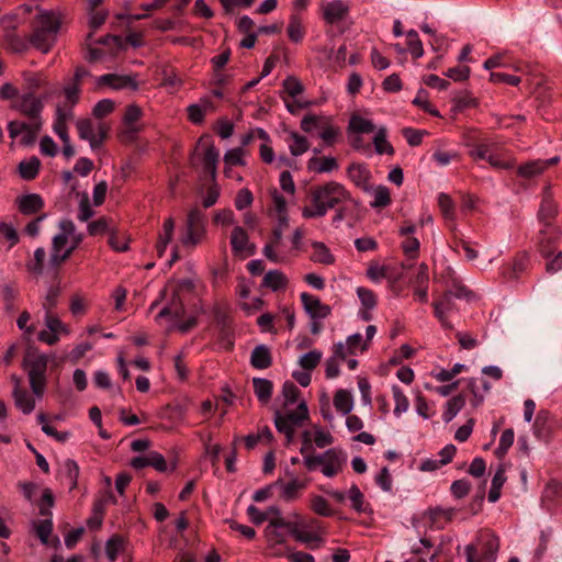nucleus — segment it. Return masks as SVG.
<instances>
[{"instance_id": "1", "label": "nucleus", "mask_w": 562, "mask_h": 562, "mask_svg": "<svg viewBox=\"0 0 562 562\" xmlns=\"http://www.w3.org/2000/svg\"><path fill=\"white\" fill-rule=\"evenodd\" d=\"M307 200L308 204L302 209L304 218L324 217L329 210L336 209L346 202L358 204L345 186L336 181L312 187Z\"/></svg>"}, {"instance_id": "2", "label": "nucleus", "mask_w": 562, "mask_h": 562, "mask_svg": "<svg viewBox=\"0 0 562 562\" xmlns=\"http://www.w3.org/2000/svg\"><path fill=\"white\" fill-rule=\"evenodd\" d=\"M276 528H284L296 541L310 549H316L323 543L322 522L314 518H304L294 513L288 517L278 515L270 520Z\"/></svg>"}, {"instance_id": "3", "label": "nucleus", "mask_w": 562, "mask_h": 562, "mask_svg": "<svg viewBox=\"0 0 562 562\" xmlns=\"http://www.w3.org/2000/svg\"><path fill=\"white\" fill-rule=\"evenodd\" d=\"M63 18L59 10L38 9L30 36L31 44L42 53H48L57 41Z\"/></svg>"}, {"instance_id": "4", "label": "nucleus", "mask_w": 562, "mask_h": 562, "mask_svg": "<svg viewBox=\"0 0 562 562\" xmlns=\"http://www.w3.org/2000/svg\"><path fill=\"white\" fill-rule=\"evenodd\" d=\"M83 236L77 232L72 221L63 220L58 224V233L52 239L49 261L53 266L65 262L81 244Z\"/></svg>"}, {"instance_id": "5", "label": "nucleus", "mask_w": 562, "mask_h": 562, "mask_svg": "<svg viewBox=\"0 0 562 562\" xmlns=\"http://www.w3.org/2000/svg\"><path fill=\"white\" fill-rule=\"evenodd\" d=\"M499 549V539L490 531L479 535L475 542L465 547L468 562H495Z\"/></svg>"}, {"instance_id": "6", "label": "nucleus", "mask_w": 562, "mask_h": 562, "mask_svg": "<svg viewBox=\"0 0 562 562\" xmlns=\"http://www.w3.org/2000/svg\"><path fill=\"white\" fill-rule=\"evenodd\" d=\"M308 419V409L304 401L300 402L295 409L277 411L274 413V425L279 432L283 434L286 442L291 443L294 438L295 429L301 427Z\"/></svg>"}, {"instance_id": "7", "label": "nucleus", "mask_w": 562, "mask_h": 562, "mask_svg": "<svg viewBox=\"0 0 562 562\" xmlns=\"http://www.w3.org/2000/svg\"><path fill=\"white\" fill-rule=\"evenodd\" d=\"M218 159L220 153L211 138L209 136L201 137L193 153L192 162L205 175L206 181L215 180Z\"/></svg>"}, {"instance_id": "8", "label": "nucleus", "mask_w": 562, "mask_h": 562, "mask_svg": "<svg viewBox=\"0 0 562 562\" xmlns=\"http://www.w3.org/2000/svg\"><path fill=\"white\" fill-rule=\"evenodd\" d=\"M164 306L158 312L155 321L160 326H165L168 321L180 319L184 315V306L180 295L177 293V286L173 283H167L161 292Z\"/></svg>"}, {"instance_id": "9", "label": "nucleus", "mask_w": 562, "mask_h": 562, "mask_svg": "<svg viewBox=\"0 0 562 562\" xmlns=\"http://www.w3.org/2000/svg\"><path fill=\"white\" fill-rule=\"evenodd\" d=\"M78 135L89 142L92 150L98 149L106 137L108 130L104 124H94L90 119H80L76 122Z\"/></svg>"}, {"instance_id": "10", "label": "nucleus", "mask_w": 562, "mask_h": 562, "mask_svg": "<svg viewBox=\"0 0 562 562\" xmlns=\"http://www.w3.org/2000/svg\"><path fill=\"white\" fill-rule=\"evenodd\" d=\"M25 123L23 121H12L8 125L9 135L11 138L21 136L20 143L22 145H32L36 138L38 131L42 127V120L31 121Z\"/></svg>"}, {"instance_id": "11", "label": "nucleus", "mask_w": 562, "mask_h": 562, "mask_svg": "<svg viewBox=\"0 0 562 562\" xmlns=\"http://www.w3.org/2000/svg\"><path fill=\"white\" fill-rule=\"evenodd\" d=\"M143 115L142 109L136 104L126 106L123 117L124 130L121 132L120 137L123 142H133L136 135L142 131V125L138 123Z\"/></svg>"}, {"instance_id": "12", "label": "nucleus", "mask_w": 562, "mask_h": 562, "mask_svg": "<svg viewBox=\"0 0 562 562\" xmlns=\"http://www.w3.org/2000/svg\"><path fill=\"white\" fill-rule=\"evenodd\" d=\"M561 236V231L552 223H546L539 232V251L543 258H550L557 251L555 243Z\"/></svg>"}, {"instance_id": "13", "label": "nucleus", "mask_w": 562, "mask_h": 562, "mask_svg": "<svg viewBox=\"0 0 562 562\" xmlns=\"http://www.w3.org/2000/svg\"><path fill=\"white\" fill-rule=\"evenodd\" d=\"M14 108L31 119V121L42 120L41 113L44 108L42 98L34 95L33 93H25L16 99Z\"/></svg>"}, {"instance_id": "14", "label": "nucleus", "mask_w": 562, "mask_h": 562, "mask_svg": "<svg viewBox=\"0 0 562 562\" xmlns=\"http://www.w3.org/2000/svg\"><path fill=\"white\" fill-rule=\"evenodd\" d=\"M97 86L99 88L106 86L113 90L130 89L135 91L138 89L135 77L116 74H106L98 77Z\"/></svg>"}, {"instance_id": "15", "label": "nucleus", "mask_w": 562, "mask_h": 562, "mask_svg": "<svg viewBox=\"0 0 562 562\" xmlns=\"http://www.w3.org/2000/svg\"><path fill=\"white\" fill-rule=\"evenodd\" d=\"M300 299L305 312L311 316V318L323 319L330 315V306L322 303L317 296L303 292L301 293Z\"/></svg>"}, {"instance_id": "16", "label": "nucleus", "mask_w": 562, "mask_h": 562, "mask_svg": "<svg viewBox=\"0 0 562 562\" xmlns=\"http://www.w3.org/2000/svg\"><path fill=\"white\" fill-rule=\"evenodd\" d=\"M46 368V358L38 356L29 371L30 384L34 395L41 398L44 393L45 378L44 372Z\"/></svg>"}, {"instance_id": "17", "label": "nucleus", "mask_w": 562, "mask_h": 562, "mask_svg": "<svg viewBox=\"0 0 562 562\" xmlns=\"http://www.w3.org/2000/svg\"><path fill=\"white\" fill-rule=\"evenodd\" d=\"M434 310L435 315L439 319L442 327L447 329H452V325L448 321V315L457 310L453 299V292H445L440 300L434 302Z\"/></svg>"}, {"instance_id": "18", "label": "nucleus", "mask_w": 562, "mask_h": 562, "mask_svg": "<svg viewBox=\"0 0 562 562\" xmlns=\"http://www.w3.org/2000/svg\"><path fill=\"white\" fill-rule=\"evenodd\" d=\"M558 215V204L553 199L551 186L547 184L542 190V199L538 211L539 221L546 225V223H552Z\"/></svg>"}, {"instance_id": "19", "label": "nucleus", "mask_w": 562, "mask_h": 562, "mask_svg": "<svg viewBox=\"0 0 562 562\" xmlns=\"http://www.w3.org/2000/svg\"><path fill=\"white\" fill-rule=\"evenodd\" d=\"M323 19L328 24H336L346 19L349 5L344 0H333L322 5Z\"/></svg>"}, {"instance_id": "20", "label": "nucleus", "mask_w": 562, "mask_h": 562, "mask_svg": "<svg viewBox=\"0 0 562 562\" xmlns=\"http://www.w3.org/2000/svg\"><path fill=\"white\" fill-rule=\"evenodd\" d=\"M347 176L359 189L364 192L371 191L372 187L370 180L372 176L367 165L358 162L350 164L347 168Z\"/></svg>"}, {"instance_id": "21", "label": "nucleus", "mask_w": 562, "mask_h": 562, "mask_svg": "<svg viewBox=\"0 0 562 562\" xmlns=\"http://www.w3.org/2000/svg\"><path fill=\"white\" fill-rule=\"evenodd\" d=\"M322 473L327 477L337 475L342 470V464L346 462L344 453L336 449H328L323 453Z\"/></svg>"}, {"instance_id": "22", "label": "nucleus", "mask_w": 562, "mask_h": 562, "mask_svg": "<svg viewBox=\"0 0 562 562\" xmlns=\"http://www.w3.org/2000/svg\"><path fill=\"white\" fill-rule=\"evenodd\" d=\"M131 467L140 470L146 467H153L159 472L167 470V462L164 456L157 451H150L144 456H137L131 460Z\"/></svg>"}, {"instance_id": "23", "label": "nucleus", "mask_w": 562, "mask_h": 562, "mask_svg": "<svg viewBox=\"0 0 562 562\" xmlns=\"http://www.w3.org/2000/svg\"><path fill=\"white\" fill-rule=\"evenodd\" d=\"M244 156H245V153L241 147L232 148L225 153V155H224V165H225L224 172L227 178L235 179L238 182H240L243 180V176L234 173V168L241 167L244 165Z\"/></svg>"}, {"instance_id": "24", "label": "nucleus", "mask_w": 562, "mask_h": 562, "mask_svg": "<svg viewBox=\"0 0 562 562\" xmlns=\"http://www.w3.org/2000/svg\"><path fill=\"white\" fill-rule=\"evenodd\" d=\"M19 211L24 215H33L44 207V201L40 194L29 193L16 198Z\"/></svg>"}, {"instance_id": "25", "label": "nucleus", "mask_w": 562, "mask_h": 562, "mask_svg": "<svg viewBox=\"0 0 562 562\" xmlns=\"http://www.w3.org/2000/svg\"><path fill=\"white\" fill-rule=\"evenodd\" d=\"M175 227L176 224L172 217H168L164 221L161 229L158 233V240L156 245L157 254L159 257L165 255L167 247L173 240Z\"/></svg>"}, {"instance_id": "26", "label": "nucleus", "mask_w": 562, "mask_h": 562, "mask_svg": "<svg viewBox=\"0 0 562 562\" xmlns=\"http://www.w3.org/2000/svg\"><path fill=\"white\" fill-rule=\"evenodd\" d=\"M72 108L74 106L67 104L56 106L53 122V131L56 135L68 133V122L74 117Z\"/></svg>"}, {"instance_id": "27", "label": "nucleus", "mask_w": 562, "mask_h": 562, "mask_svg": "<svg viewBox=\"0 0 562 562\" xmlns=\"http://www.w3.org/2000/svg\"><path fill=\"white\" fill-rule=\"evenodd\" d=\"M233 255L244 260L246 258V231L243 226L235 225L229 236Z\"/></svg>"}, {"instance_id": "28", "label": "nucleus", "mask_w": 562, "mask_h": 562, "mask_svg": "<svg viewBox=\"0 0 562 562\" xmlns=\"http://www.w3.org/2000/svg\"><path fill=\"white\" fill-rule=\"evenodd\" d=\"M14 380L15 386L12 393L14 404L23 414H31L35 408V398L25 390L20 389L18 379Z\"/></svg>"}, {"instance_id": "29", "label": "nucleus", "mask_w": 562, "mask_h": 562, "mask_svg": "<svg viewBox=\"0 0 562 562\" xmlns=\"http://www.w3.org/2000/svg\"><path fill=\"white\" fill-rule=\"evenodd\" d=\"M339 168L335 157H312L307 161V169L316 173H329Z\"/></svg>"}, {"instance_id": "30", "label": "nucleus", "mask_w": 562, "mask_h": 562, "mask_svg": "<svg viewBox=\"0 0 562 562\" xmlns=\"http://www.w3.org/2000/svg\"><path fill=\"white\" fill-rule=\"evenodd\" d=\"M250 363L255 369L265 370L272 364V353L267 345H258L251 351Z\"/></svg>"}, {"instance_id": "31", "label": "nucleus", "mask_w": 562, "mask_h": 562, "mask_svg": "<svg viewBox=\"0 0 562 562\" xmlns=\"http://www.w3.org/2000/svg\"><path fill=\"white\" fill-rule=\"evenodd\" d=\"M280 487V498L285 502H292L300 497L301 492L306 487V484L297 479H293L288 483L277 482Z\"/></svg>"}, {"instance_id": "32", "label": "nucleus", "mask_w": 562, "mask_h": 562, "mask_svg": "<svg viewBox=\"0 0 562 562\" xmlns=\"http://www.w3.org/2000/svg\"><path fill=\"white\" fill-rule=\"evenodd\" d=\"M468 389L472 393L473 398L471 400V404L474 407L480 406L484 402V396L491 390V385L485 380H477L475 378H471L468 380Z\"/></svg>"}, {"instance_id": "33", "label": "nucleus", "mask_w": 562, "mask_h": 562, "mask_svg": "<svg viewBox=\"0 0 562 562\" xmlns=\"http://www.w3.org/2000/svg\"><path fill=\"white\" fill-rule=\"evenodd\" d=\"M205 227H184V232L180 237L183 247L193 249L205 238Z\"/></svg>"}, {"instance_id": "34", "label": "nucleus", "mask_w": 562, "mask_h": 562, "mask_svg": "<svg viewBox=\"0 0 562 562\" xmlns=\"http://www.w3.org/2000/svg\"><path fill=\"white\" fill-rule=\"evenodd\" d=\"M254 393L261 404H268L272 396L273 383L265 378L252 379Z\"/></svg>"}, {"instance_id": "35", "label": "nucleus", "mask_w": 562, "mask_h": 562, "mask_svg": "<svg viewBox=\"0 0 562 562\" xmlns=\"http://www.w3.org/2000/svg\"><path fill=\"white\" fill-rule=\"evenodd\" d=\"M529 261V255L527 252L517 254L513 259L510 268L505 272V277L510 280L518 279L528 270Z\"/></svg>"}, {"instance_id": "36", "label": "nucleus", "mask_w": 562, "mask_h": 562, "mask_svg": "<svg viewBox=\"0 0 562 562\" xmlns=\"http://www.w3.org/2000/svg\"><path fill=\"white\" fill-rule=\"evenodd\" d=\"M261 285L272 291L285 289L288 285V278L280 270H270L265 274Z\"/></svg>"}, {"instance_id": "37", "label": "nucleus", "mask_w": 562, "mask_h": 562, "mask_svg": "<svg viewBox=\"0 0 562 562\" xmlns=\"http://www.w3.org/2000/svg\"><path fill=\"white\" fill-rule=\"evenodd\" d=\"M285 140L289 145L290 153L293 156L303 155L310 148L307 138L296 132H290Z\"/></svg>"}, {"instance_id": "38", "label": "nucleus", "mask_w": 562, "mask_h": 562, "mask_svg": "<svg viewBox=\"0 0 562 562\" xmlns=\"http://www.w3.org/2000/svg\"><path fill=\"white\" fill-rule=\"evenodd\" d=\"M130 237L125 232L113 228L109 234V246L117 252L127 251L130 248Z\"/></svg>"}, {"instance_id": "39", "label": "nucleus", "mask_w": 562, "mask_h": 562, "mask_svg": "<svg viewBox=\"0 0 562 562\" xmlns=\"http://www.w3.org/2000/svg\"><path fill=\"white\" fill-rule=\"evenodd\" d=\"M60 476L68 481L70 490L76 488L79 476V467L77 462L71 459L65 460L60 467Z\"/></svg>"}, {"instance_id": "40", "label": "nucleus", "mask_w": 562, "mask_h": 562, "mask_svg": "<svg viewBox=\"0 0 562 562\" xmlns=\"http://www.w3.org/2000/svg\"><path fill=\"white\" fill-rule=\"evenodd\" d=\"M375 126L371 120L360 115H352L348 124V131L358 134H369L374 132Z\"/></svg>"}, {"instance_id": "41", "label": "nucleus", "mask_w": 562, "mask_h": 562, "mask_svg": "<svg viewBox=\"0 0 562 562\" xmlns=\"http://www.w3.org/2000/svg\"><path fill=\"white\" fill-rule=\"evenodd\" d=\"M125 549V540L117 535L112 536L105 542V554L110 562H114Z\"/></svg>"}, {"instance_id": "42", "label": "nucleus", "mask_w": 562, "mask_h": 562, "mask_svg": "<svg viewBox=\"0 0 562 562\" xmlns=\"http://www.w3.org/2000/svg\"><path fill=\"white\" fill-rule=\"evenodd\" d=\"M543 166L544 164L541 159L528 161L517 168V176L525 179L535 178L544 171Z\"/></svg>"}, {"instance_id": "43", "label": "nucleus", "mask_w": 562, "mask_h": 562, "mask_svg": "<svg viewBox=\"0 0 562 562\" xmlns=\"http://www.w3.org/2000/svg\"><path fill=\"white\" fill-rule=\"evenodd\" d=\"M386 134H387L386 127L382 126L378 130V132L375 133V135L373 137L374 149H375L376 154H379V155H383V154L393 155L394 154V148L391 145V143L387 142Z\"/></svg>"}, {"instance_id": "44", "label": "nucleus", "mask_w": 562, "mask_h": 562, "mask_svg": "<svg viewBox=\"0 0 562 562\" xmlns=\"http://www.w3.org/2000/svg\"><path fill=\"white\" fill-rule=\"evenodd\" d=\"M41 161L37 157H31L19 164V173L24 180L34 179L40 170Z\"/></svg>"}, {"instance_id": "45", "label": "nucleus", "mask_w": 562, "mask_h": 562, "mask_svg": "<svg viewBox=\"0 0 562 562\" xmlns=\"http://www.w3.org/2000/svg\"><path fill=\"white\" fill-rule=\"evenodd\" d=\"M464 405H465V398L463 395L459 394V395L453 396L446 403V408L442 414V419L446 423L451 422L457 416V414L463 408Z\"/></svg>"}, {"instance_id": "46", "label": "nucleus", "mask_w": 562, "mask_h": 562, "mask_svg": "<svg viewBox=\"0 0 562 562\" xmlns=\"http://www.w3.org/2000/svg\"><path fill=\"white\" fill-rule=\"evenodd\" d=\"M334 406L342 415L349 414L353 407L350 393L346 390H338L334 395Z\"/></svg>"}, {"instance_id": "47", "label": "nucleus", "mask_w": 562, "mask_h": 562, "mask_svg": "<svg viewBox=\"0 0 562 562\" xmlns=\"http://www.w3.org/2000/svg\"><path fill=\"white\" fill-rule=\"evenodd\" d=\"M312 247L314 249L313 255L311 259L314 262L323 263V265H331L334 263L335 259L334 256L330 254L329 249L325 246V244L321 241H314L312 244Z\"/></svg>"}, {"instance_id": "48", "label": "nucleus", "mask_w": 562, "mask_h": 562, "mask_svg": "<svg viewBox=\"0 0 562 562\" xmlns=\"http://www.w3.org/2000/svg\"><path fill=\"white\" fill-rule=\"evenodd\" d=\"M406 38L407 50L415 59L420 58L424 55V47L418 33L415 30H409L406 33Z\"/></svg>"}, {"instance_id": "49", "label": "nucleus", "mask_w": 562, "mask_h": 562, "mask_svg": "<svg viewBox=\"0 0 562 562\" xmlns=\"http://www.w3.org/2000/svg\"><path fill=\"white\" fill-rule=\"evenodd\" d=\"M210 109H211V103L207 100H201V102L198 104L189 105L188 106L189 120L194 124L201 123L205 116L206 111Z\"/></svg>"}, {"instance_id": "50", "label": "nucleus", "mask_w": 562, "mask_h": 562, "mask_svg": "<svg viewBox=\"0 0 562 562\" xmlns=\"http://www.w3.org/2000/svg\"><path fill=\"white\" fill-rule=\"evenodd\" d=\"M543 502L559 504L562 502V485L559 482H549L542 494Z\"/></svg>"}, {"instance_id": "51", "label": "nucleus", "mask_w": 562, "mask_h": 562, "mask_svg": "<svg viewBox=\"0 0 562 562\" xmlns=\"http://www.w3.org/2000/svg\"><path fill=\"white\" fill-rule=\"evenodd\" d=\"M204 186H209L205 194L203 192V190H201L200 194L202 196V204L205 209L207 207H211L213 206L217 200H218V196H220V188L215 183V180L214 181H206L205 180V184Z\"/></svg>"}, {"instance_id": "52", "label": "nucleus", "mask_w": 562, "mask_h": 562, "mask_svg": "<svg viewBox=\"0 0 562 562\" xmlns=\"http://www.w3.org/2000/svg\"><path fill=\"white\" fill-rule=\"evenodd\" d=\"M319 131V137L325 145L333 146L337 142L339 128L331 123L330 119L326 121Z\"/></svg>"}, {"instance_id": "53", "label": "nucleus", "mask_w": 562, "mask_h": 562, "mask_svg": "<svg viewBox=\"0 0 562 562\" xmlns=\"http://www.w3.org/2000/svg\"><path fill=\"white\" fill-rule=\"evenodd\" d=\"M328 119L323 115L307 114L301 121V128L305 133H312L314 130H321Z\"/></svg>"}, {"instance_id": "54", "label": "nucleus", "mask_w": 562, "mask_h": 562, "mask_svg": "<svg viewBox=\"0 0 562 562\" xmlns=\"http://www.w3.org/2000/svg\"><path fill=\"white\" fill-rule=\"evenodd\" d=\"M19 295V291L11 284H3L1 286V296L4 303L7 312L12 313L15 311V300Z\"/></svg>"}, {"instance_id": "55", "label": "nucleus", "mask_w": 562, "mask_h": 562, "mask_svg": "<svg viewBox=\"0 0 562 562\" xmlns=\"http://www.w3.org/2000/svg\"><path fill=\"white\" fill-rule=\"evenodd\" d=\"M392 393L395 402L394 414L396 416H401L403 413L408 411V398L397 385L392 386Z\"/></svg>"}, {"instance_id": "56", "label": "nucleus", "mask_w": 562, "mask_h": 562, "mask_svg": "<svg viewBox=\"0 0 562 562\" xmlns=\"http://www.w3.org/2000/svg\"><path fill=\"white\" fill-rule=\"evenodd\" d=\"M391 203L390 190L385 186H379L374 190V200L370 203L373 209H382Z\"/></svg>"}, {"instance_id": "57", "label": "nucleus", "mask_w": 562, "mask_h": 562, "mask_svg": "<svg viewBox=\"0 0 562 562\" xmlns=\"http://www.w3.org/2000/svg\"><path fill=\"white\" fill-rule=\"evenodd\" d=\"M196 325V321L194 317H189L186 321L180 319H173L168 321V323L164 326L166 330L172 331V330H179L180 333H188L191 328H193Z\"/></svg>"}, {"instance_id": "58", "label": "nucleus", "mask_w": 562, "mask_h": 562, "mask_svg": "<svg viewBox=\"0 0 562 562\" xmlns=\"http://www.w3.org/2000/svg\"><path fill=\"white\" fill-rule=\"evenodd\" d=\"M44 321L47 329L56 333L57 335H67L69 333L67 326L52 312H46Z\"/></svg>"}, {"instance_id": "59", "label": "nucleus", "mask_w": 562, "mask_h": 562, "mask_svg": "<svg viewBox=\"0 0 562 562\" xmlns=\"http://www.w3.org/2000/svg\"><path fill=\"white\" fill-rule=\"evenodd\" d=\"M321 359H322V352L318 350H312V351L304 353L300 358L299 363L304 370L311 371L318 366Z\"/></svg>"}, {"instance_id": "60", "label": "nucleus", "mask_w": 562, "mask_h": 562, "mask_svg": "<svg viewBox=\"0 0 562 562\" xmlns=\"http://www.w3.org/2000/svg\"><path fill=\"white\" fill-rule=\"evenodd\" d=\"M283 90L291 97L295 98L304 91L303 83L294 76L286 77L282 82Z\"/></svg>"}, {"instance_id": "61", "label": "nucleus", "mask_w": 562, "mask_h": 562, "mask_svg": "<svg viewBox=\"0 0 562 562\" xmlns=\"http://www.w3.org/2000/svg\"><path fill=\"white\" fill-rule=\"evenodd\" d=\"M114 227L110 226L109 220L106 217H100L97 221H93L88 224V233L91 236L103 235L105 233L110 234V231Z\"/></svg>"}, {"instance_id": "62", "label": "nucleus", "mask_w": 562, "mask_h": 562, "mask_svg": "<svg viewBox=\"0 0 562 562\" xmlns=\"http://www.w3.org/2000/svg\"><path fill=\"white\" fill-rule=\"evenodd\" d=\"M46 258V251L43 247L35 249L34 259L27 262L26 268L30 272L38 276L43 272V263Z\"/></svg>"}, {"instance_id": "63", "label": "nucleus", "mask_w": 562, "mask_h": 562, "mask_svg": "<svg viewBox=\"0 0 562 562\" xmlns=\"http://www.w3.org/2000/svg\"><path fill=\"white\" fill-rule=\"evenodd\" d=\"M311 508L314 513L323 517H329L333 515V510L329 503L323 496H314L311 501Z\"/></svg>"}, {"instance_id": "64", "label": "nucleus", "mask_w": 562, "mask_h": 562, "mask_svg": "<svg viewBox=\"0 0 562 562\" xmlns=\"http://www.w3.org/2000/svg\"><path fill=\"white\" fill-rule=\"evenodd\" d=\"M348 498L351 502V507L358 512L363 513L366 510L364 508V496L360 488L353 484L349 491H348Z\"/></svg>"}]
</instances>
